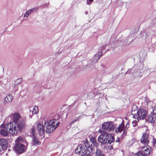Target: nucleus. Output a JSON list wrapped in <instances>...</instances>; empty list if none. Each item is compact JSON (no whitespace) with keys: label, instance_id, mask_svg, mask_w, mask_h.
<instances>
[{"label":"nucleus","instance_id":"4be33fe9","mask_svg":"<svg viewBox=\"0 0 156 156\" xmlns=\"http://www.w3.org/2000/svg\"><path fill=\"white\" fill-rule=\"evenodd\" d=\"M96 155L97 156H105L102 151L98 149L96 152Z\"/></svg>","mask_w":156,"mask_h":156},{"label":"nucleus","instance_id":"c85d7f7f","mask_svg":"<svg viewBox=\"0 0 156 156\" xmlns=\"http://www.w3.org/2000/svg\"><path fill=\"white\" fill-rule=\"evenodd\" d=\"M31 133L32 134L33 136L34 137L35 135V130L34 127H32L31 128Z\"/></svg>","mask_w":156,"mask_h":156},{"label":"nucleus","instance_id":"9b49d317","mask_svg":"<svg viewBox=\"0 0 156 156\" xmlns=\"http://www.w3.org/2000/svg\"><path fill=\"white\" fill-rule=\"evenodd\" d=\"M148 121L151 123L154 124L156 122V112H154L148 115Z\"/></svg>","mask_w":156,"mask_h":156},{"label":"nucleus","instance_id":"37998d69","mask_svg":"<svg viewBox=\"0 0 156 156\" xmlns=\"http://www.w3.org/2000/svg\"><path fill=\"white\" fill-rule=\"evenodd\" d=\"M107 147H104V149H106L107 148Z\"/></svg>","mask_w":156,"mask_h":156},{"label":"nucleus","instance_id":"0eeeda50","mask_svg":"<svg viewBox=\"0 0 156 156\" xmlns=\"http://www.w3.org/2000/svg\"><path fill=\"white\" fill-rule=\"evenodd\" d=\"M85 147H77L76 149L75 152L76 154H78L79 155H80L81 156H83L85 155L87 152V151L86 149H88L89 148H90V149H91L92 147H88L87 148V147L86 149L85 148Z\"/></svg>","mask_w":156,"mask_h":156},{"label":"nucleus","instance_id":"20e7f679","mask_svg":"<svg viewBox=\"0 0 156 156\" xmlns=\"http://www.w3.org/2000/svg\"><path fill=\"white\" fill-rule=\"evenodd\" d=\"M152 151L151 147H143L142 151H139L134 154V156H146Z\"/></svg>","mask_w":156,"mask_h":156},{"label":"nucleus","instance_id":"4c0bfd02","mask_svg":"<svg viewBox=\"0 0 156 156\" xmlns=\"http://www.w3.org/2000/svg\"><path fill=\"white\" fill-rule=\"evenodd\" d=\"M120 140V139L119 138H118L116 140V142H119Z\"/></svg>","mask_w":156,"mask_h":156},{"label":"nucleus","instance_id":"79ce46f5","mask_svg":"<svg viewBox=\"0 0 156 156\" xmlns=\"http://www.w3.org/2000/svg\"><path fill=\"white\" fill-rule=\"evenodd\" d=\"M85 156H91V155H90L88 154Z\"/></svg>","mask_w":156,"mask_h":156},{"label":"nucleus","instance_id":"cd10ccee","mask_svg":"<svg viewBox=\"0 0 156 156\" xmlns=\"http://www.w3.org/2000/svg\"><path fill=\"white\" fill-rule=\"evenodd\" d=\"M30 14H31V13H30V11H29V10H28L24 14V17H27Z\"/></svg>","mask_w":156,"mask_h":156},{"label":"nucleus","instance_id":"4468645a","mask_svg":"<svg viewBox=\"0 0 156 156\" xmlns=\"http://www.w3.org/2000/svg\"><path fill=\"white\" fill-rule=\"evenodd\" d=\"M27 147H14V151L19 153H22L27 149Z\"/></svg>","mask_w":156,"mask_h":156},{"label":"nucleus","instance_id":"a211bd4d","mask_svg":"<svg viewBox=\"0 0 156 156\" xmlns=\"http://www.w3.org/2000/svg\"><path fill=\"white\" fill-rule=\"evenodd\" d=\"M31 144L32 146H37L41 144V142L36 138H34L31 142Z\"/></svg>","mask_w":156,"mask_h":156},{"label":"nucleus","instance_id":"e433bc0d","mask_svg":"<svg viewBox=\"0 0 156 156\" xmlns=\"http://www.w3.org/2000/svg\"><path fill=\"white\" fill-rule=\"evenodd\" d=\"M132 123L133 124V126H135L136 125V121H133L132 122Z\"/></svg>","mask_w":156,"mask_h":156},{"label":"nucleus","instance_id":"423d86ee","mask_svg":"<svg viewBox=\"0 0 156 156\" xmlns=\"http://www.w3.org/2000/svg\"><path fill=\"white\" fill-rule=\"evenodd\" d=\"M109 134L108 133H105L99 136L98 138V142L102 144L108 143V141L109 140Z\"/></svg>","mask_w":156,"mask_h":156},{"label":"nucleus","instance_id":"2f4dec72","mask_svg":"<svg viewBox=\"0 0 156 156\" xmlns=\"http://www.w3.org/2000/svg\"><path fill=\"white\" fill-rule=\"evenodd\" d=\"M106 45H102V46L101 47V48H100V50L101 51H103L106 47Z\"/></svg>","mask_w":156,"mask_h":156},{"label":"nucleus","instance_id":"393cba45","mask_svg":"<svg viewBox=\"0 0 156 156\" xmlns=\"http://www.w3.org/2000/svg\"><path fill=\"white\" fill-rule=\"evenodd\" d=\"M38 9V7H36L32 9H30L29 10V11H30L31 13L37 11Z\"/></svg>","mask_w":156,"mask_h":156},{"label":"nucleus","instance_id":"473e14b6","mask_svg":"<svg viewBox=\"0 0 156 156\" xmlns=\"http://www.w3.org/2000/svg\"><path fill=\"white\" fill-rule=\"evenodd\" d=\"M6 147H0V152L5 150L6 148Z\"/></svg>","mask_w":156,"mask_h":156},{"label":"nucleus","instance_id":"aec40b11","mask_svg":"<svg viewBox=\"0 0 156 156\" xmlns=\"http://www.w3.org/2000/svg\"><path fill=\"white\" fill-rule=\"evenodd\" d=\"M124 127V121L123 120H122V121L121 124L118 126L116 129L117 130V131L118 132L121 133Z\"/></svg>","mask_w":156,"mask_h":156},{"label":"nucleus","instance_id":"c9c22d12","mask_svg":"<svg viewBox=\"0 0 156 156\" xmlns=\"http://www.w3.org/2000/svg\"><path fill=\"white\" fill-rule=\"evenodd\" d=\"M156 144V139H155L154 138H153V144L154 145H155Z\"/></svg>","mask_w":156,"mask_h":156},{"label":"nucleus","instance_id":"6ab92c4d","mask_svg":"<svg viewBox=\"0 0 156 156\" xmlns=\"http://www.w3.org/2000/svg\"><path fill=\"white\" fill-rule=\"evenodd\" d=\"M13 99V97L10 94H8L4 99L5 101L6 102H9L12 101Z\"/></svg>","mask_w":156,"mask_h":156},{"label":"nucleus","instance_id":"7c9ffc66","mask_svg":"<svg viewBox=\"0 0 156 156\" xmlns=\"http://www.w3.org/2000/svg\"><path fill=\"white\" fill-rule=\"evenodd\" d=\"M84 144L85 146H90V145L88 144V140H85L84 141Z\"/></svg>","mask_w":156,"mask_h":156},{"label":"nucleus","instance_id":"72a5a7b5","mask_svg":"<svg viewBox=\"0 0 156 156\" xmlns=\"http://www.w3.org/2000/svg\"><path fill=\"white\" fill-rule=\"evenodd\" d=\"M93 0H87V4L89 5L91 4V3L92 2Z\"/></svg>","mask_w":156,"mask_h":156},{"label":"nucleus","instance_id":"f704fd0d","mask_svg":"<svg viewBox=\"0 0 156 156\" xmlns=\"http://www.w3.org/2000/svg\"><path fill=\"white\" fill-rule=\"evenodd\" d=\"M129 122H128L127 124H126L125 126V128H126H126H127V129H128L129 127Z\"/></svg>","mask_w":156,"mask_h":156},{"label":"nucleus","instance_id":"1a4fd4ad","mask_svg":"<svg viewBox=\"0 0 156 156\" xmlns=\"http://www.w3.org/2000/svg\"><path fill=\"white\" fill-rule=\"evenodd\" d=\"M44 122V120L42 121V122ZM37 128L38 131L40 135H42L44 132L48 133L46 132V128L44 125V126L41 123H39L37 124Z\"/></svg>","mask_w":156,"mask_h":156},{"label":"nucleus","instance_id":"412c9836","mask_svg":"<svg viewBox=\"0 0 156 156\" xmlns=\"http://www.w3.org/2000/svg\"><path fill=\"white\" fill-rule=\"evenodd\" d=\"M8 142L6 140L2 139L0 140V146H7Z\"/></svg>","mask_w":156,"mask_h":156},{"label":"nucleus","instance_id":"9d476101","mask_svg":"<svg viewBox=\"0 0 156 156\" xmlns=\"http://www.w3.org/2000/svg\"><path fill=\"white\" fill-rule=\"evenodd\" d=\"M148 134L146 133H144L143 134L142 138L140 139L141 143L145 145L144 146H149L147 145L149 142V140L148 139Z\"/></svg>","mask_w":156,"mask_h":156},{"label":"nucleus","instance_id":"a878e982","mask_svg":"<svg viewBox=\"0 0 156 156\" xmlns=\"http://www.w3.org/2000/svg\"><path fill=\"white\" fill-rule=\"evenodd\" d=\"M38 9V7H36L32 9H30L29 10V11H30L31 13L37 11Z\"/></svg>","mask_w":156,"mask_h":156},{"label":"nucleus","instance_id":"f3484780","mask_svg":"<svg viewBox=\"0 0 156 156\" xmlns=\"http://www.w3.org/2000/svg\"><path fill=\"white\" fill-rule=\"evenodd\" d=\"M90 141L91 142L92 144L91 145V146H98V144L97 143L96 139L93 136H92L90 139Z\"/></svg>","mask_w":156,"mask_h":156},{"label":"nucleus","instance_id":"a19ab883","mask_svg":"<svg viewBox=\"0 0 156 156\" xmlns=\"http://www.w3.org/2000/svg\"><path fill=\"white\" fill-rule=\"evenodd\" d=\"M110 147V148L111 149H113V147Z\"/></svg>","mask_w":156,"mask_h":156},{"label":"nucleus","instance_id":"dca6fc26","mask_svg":"<svg viewBox=\"0 0 156 156\" xmlns=\"http://www.w3.org/2000/svg\"><path fill=\"white\" fill-rule=\"evenodd\" d=\"M102 54V52L100 51L97 54H95L92 58L93 61L95 62H97L100 57L101 56Z\"/></svg>","mask_w":156,"mask_h":156},{"label":"nucleus","instance_id":"b1692460","mask_svg":"<svg viewBox=\"0 0 156 156\" xmlns=\"http://www.w3.org/2000/svg\"><path fill=\"white\" fill-rule=\"evenodd\" d=\"M109 136H110V140H108V143L110 144L114 141V137H113V136H111V134H109Z\"/></svg>","mask_w":156,"mask_h":156},{"label":"nucleus","instance_id":"7ed1b4c3","mask_svg":"<svg viewBox=\"0 0 156 156\" xmlns=\"http://www.w3.org/2000/svg\"><path fill=\"white\" fill-rule=\"evenodd\" d=\"M135 110L132 111V115H133V118L136 119L138 121L139 119L143 120L146 117L147 114V111L143 107L139 108L137 110V113H134Z\"/></svg>","mask_w":156,"mask_h":156},{"label":"nucleus","instance_id":"ddd939ff","mask_svg":"<svg viewBox=\"0 0 156 156\" xmlns=\"http://www.w3.org/2000/svg\"><path fill=\"white\" fill-rule=\"evenodd\" d=\"M131 71H133V74L135 78H137L138 79H140L142 76L143 75V73L142 72L140 71H137L135 70V68H133L132 69H131Z\"/></svg>","mask_w":156,"mask_h":156},{"label":"nucleus","instance_id":"f257e3e1","mask_svg":"<svg viewBox=\"0 0 156 156\" xmlns=\"http://www.w3.org/2000/svg\"><path fill=\"white\" fill-rule=\"evenodd\" d=\"M13 121L14 123L11 122L9 129V133L12 135H16L18 132H21L23 129L26 126L25 120H23L20 115L18 113L13 114Z\"/></svg>","mask_w":156,"mask_h":156},{"label":"nucleus","instance_id":"f03ea898","mask_svg":"<svg viewBox=\"0 0 156 156\" xmlns=\"http://www.w3.org/2000/svg\"><path fill=\"white\" fill-rule=\"evenodd\" d=\"M44 125L46 128V132L51 133L59 125V122L56 119H44Z\"/></svg>","mask_w":156,"mask_h":156},{"label":"nucleus","instance_id":"2eb2a0df","mask_svg":"<svg viewBox=\"0 0 156 156\" xmlns=\"http://www.w3.org/2000/svg\"><path fill=\"white\" fill-rule=\"evenodd\" d=\"M29 109L30 111V115L36 114L38 113V108L37 106H34L33 108L31 107Z\"/></svg>","mask_w":156,"mask_h":156},{"label":"nucleus","instance_id":"bb28decb","mask_svg":"<svg viewBox=\"0 0 156 156\" xmlns=\"http://www.w3.org/2000/svg\"><path fill=\"white\" fill-rule=\"evenodd\" d=\"M38 9V7H36L32 9H30L29 10V11H30L31 13L37 11Z\"/></svg>","mask_w":156,"mask_h":156},{"label":"nucleus","instance_id":"58836bf2","mask_svg":"<svg viewBox=\"0 0 156 156\" xmlns=\"http://www.w3.org/2000/svg\"><path fill=\"white\" fill-rule=\"evenodd\" d=\"M101 66L102 67V68H104L105 66L103 64H101Z\"/></svg>","mask_w":156,"mask_h":156},{"label":"nucleus","instance_id":"f8f14e48","mask_svg":"<svg viewBox=\"0 0 156 156\" xmlns=\"http://www.w3.org/2000/svg\"><path fill=\"white\" fill-rule=\"evenodd\" d=\"M24 140L21 136L18 137L15 140L16 145L15 146H24L23 144Z\"/></svg>","mask_w":156,"mask_h":156},{"label":"nucleus","instance_id":"39448f33","mask_svg":"<svg viewBox=\"0 0 156 156\" xmlns=\"http://www.w3.org/2000/svg\"><path fill=\"white\" fill-rule=\"evenodd\" d=\"M11 122L6 124V125L4 124L1 125L0 126V133L3 136H7L9 133V129L10 128V123Z\"/></svg>","mask_w":156,"mask_h":156},{"label":"nucleus","instance_id":"6e6552de","mask_svg":"<svg viewBox=\"0 0 156 156\" xmlns=\"http://www.w3.org/2000/svg\"><path fill=\"white\" fill-rule=\"evenodd\" d=\"M102 128L108 131H113L114 129V126L111 122H104L102 124Z\"/></svg>","mask_w":156,"mask_h":156},{"label":"nucleus","instance_id":"5701e85b","mask_svg":"<svg viewBox=\"0 0 156 156\" xmlns=\"http://www.w3.org/2000/svg\"><path fill=\"white\" fill-rule=\"evenodd\" d=\"M83 116H86V115H80L77 118H75L74 119L73 121H72L70 122V124H72L74 122H76L78 120V119H79L83 117Z\"/></svg>","mask_w":156,"mask_h":156},{"label":"nucleus","instance_id":"ea45409f","mask_svg":"<svg viewBox=\"0 0 156 156\" xmlns=\"http://www.w3.org/2000/svg\"><path fill=\"white\" fill-rule=\"evenodd\" d=\"M85 13L86 15H87L88 14V11H86L85 12Z\"/></svg>","mask_w":156,"mask_h":156},{"label":"nucleus","instance_id":"c03bdc74","mask_svg":"<svg viewBox=\"0 0 156 156\" xmlns=\"http://www.w3.org/2000/svg\"><path fill=\"white\" fill-rule=\"evenodd\" d=\"M146 37H148L147 34L146 35Z\"/></svg>","mask_w":156,"mask_h":156},{"label":"nucleus","instance_id":"c756f323","mask_svg":"<svg viewBox=\"0 0 156 156\" xmlns=\"http://www.w3.org/2000/svg\"><path fill=\"white\" fill-rule=\"evenodd\" d=\"M127 129H127V128L126 129V128L125 127L124 129V132L122 134V136H124L126 135L127 131Z\"/></svg>","mask_w":156,"mask_h":156}]
</instances>
